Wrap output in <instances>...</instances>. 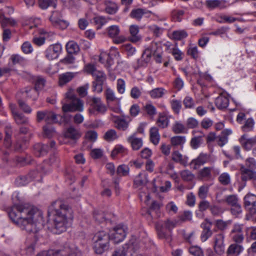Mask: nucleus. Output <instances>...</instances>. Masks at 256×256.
Segmentation results:
<instances>
[{"mask_svg": "<svg viewBox=\"0 0 256 256\" xmlns=\"http://www.w3.org/2000/svg\"><path fill=\"white\" fill-rule=\"evenodd\" d=\"M8 214L16 225L28 233H36L42 226V211L29 204H14Z\"/></svg>", "mask_w": 256, "mask_h": 256, "instance_id": "obj_1", "label": "nucleus"}, {"mask_svg": "<svg viewBox=\"0 0 256 256\" xmlns=\"http://www.w3.org/2000/svg\"><path fill=\"white\" fill-rule=\"evenodd\" d=\"M53 216L52 232L56 234H60L66 230L68 226V219L71 216L72 210L70 206L62 201L58 200L54 202L49 208Z\"/></svg>", "mask_w": 256, "mask_h": 256, "instance_id": "obj_2", "label": "nucleus"}, {"mask_svg": "<svg viewBox=\"0 0 256 256\" xmlns=\"http://www.w3.org/2000/svg\"><path fill=\"white\" fill-rule=\"evenodd\" d=\"M62 104L64 112H82L84 110L83 102L77 98L71 88L65 94V98L62 101Z\"/></svg>", "mask_w": 256, "mask_h": 256, "instance_id": "obj_3", "label": "nucleus"}, {"mask_svg": "<svg viewBox=\"0 0 256 256\" xmlns=\"http://www.w3.org/2000/svg\"><path fill=\"white\" fill-rule=\"evenodd\" d=\"M110 234L106 232L100 231L93 238L94 249L96 253L102 254L110 247Z\"/></svg>", "mask_w": 256, "mask_h": 256, "instance_id": "obj_4", "label": "nucleus"}, {"mask_svg": "<svg viewBox=\"0 0 256 256\" xmlns=\"http://www.w3.org/2000/svg\"><path fill=\"white\" fill-rule=\"evenodd\" d=\"M139 248L138 241L134 238H132L128 243L116 248L113 252L112 256H126L127 252H134Z\"/></svg>", "mask_w": 256, "mask_h": 256, "instance_id": "obj_5", "label": "nucleus"}, {"mask_svg": "<svg viewBox=\"0 0 256 256\" xmlns=\"http://www.w3.org/2000/svg\"><path fill=\"white\" fill-rule=\"evenodd\" d=\"M86 103L92 108H89V112L94 114L96 111L98 113L104 114L106 110V107L102 102L101 98L94 96H88L86 98Z\"/></svg>", "mask_w": 256, "mask_h": 256, "instance_id": "obj_6", "label": "nucleus"}, {"mask_svg": "<svg viewBox=\"0 0 256 256\" xmlns=\"http://www.w3.org/2000/svg\"><path fill=\"white\" fill-rule=\"evenodd\" d=\"M244 206L248 213L246 216V220H250L251 216L256 214V195L248 193L244 198Z\"/></svg>", "mask_w": 256, "mask_h": 256, "instance_id": "obj_7", "label": "nucleus"}, {"mask_svg": "<svg viewBox=\"0 0 256 256\" xmlns=\"http://www.w3.org/2000/svg\"><path fill=\"white\" fill-rule=\"evenodd\" d=\"M127 230L128 228L126 226L118 224L110 231V238L114 240V243H119L126 238Z\"/></svg>", "mask_w": 256, "mask_h": 256, "instance_id": "obj_8", "label": "nucleus"}, {"mask_svg": "<svg viewBox=\"0 0 256 256\" xmlns=\"http://www.w3.org/2000/svg\"><path fill=\"white\" fill-rule=\"evenodd\" d=\"M224 238L223 232H220L213 236V248L214 252L218 255H222L225 252Z\"/></svg>", "mask_w": 256, "mask_h": 256, "instance_id": "obj_9", "label": "nucleus"}, {"mask_svg": "<svg viewBox=\"0 0 256 256\" xmlns=\"http://www.w3.org/2000/svg\"><path fill=\"white\" fill-rule=\"evenodd\" d=\"M104 95L108 104H110L112 102H116L117 105V106L114 108H111L112 110L118 114L120 113V98L116 97L114 92L110 88H107L105 90Z\"/></svg>", "mask_w": 256, "mask_h": 256, "instance_id": "obj_10", "label": "nucleus"}, {"mask_svg": "<svg viewBox=\"0 0 256 256\" xmlns=\"http://www.w3.org/2000/svg\"><path fill=\"white\" fill-rule=\"evenodd\" d=\"M212 222L208 220H206L205 222L201 224V228H202L200 235V238L202 242H206L209 238H210L214 232H216V229L212 230Z\"/></svg>", "mask_w": 256, "mask_h": 256, "instance_id": "obj_11", "label": "nucleus"}, {"mask_svg": "<svg viewBox=\"0 0 256 256\" xmlns=\"http://www.w3.org/2000/svg\"><path fill=\"white\" fill-rule=\"evenodd\" d=\"M86 72L91 74L94 78V81L100 82L106 81V75L103 72L97 70L94 65L88 64L86 66Z\"/></svg>", "mask_w": 256, "mask_h": 256, "instance_id": "obj_12", "label": "nucleus"}, {"mask_svg": "<svg viewBox=\"0 0 256 256\" xmlns=\"http://www.w3.org/2000/svg\"><path fill=\"white\" fill-rule=\"evenodd\" d=\"M62 48L60 44L50 45L45 51V56L48 60L57 58L62 52Z\"/></svg>", "mask_w": 256, "mask_h": 256, "instance_id": "obj_13", "label": "nucleus"}, {"mask_svg": "<svg viewBox=\"0 0 256 256\" xmlns=\"http://www.w3.org/2000/svg\"><path fill=\"white\" fill-rule=\"evenodd\" d=\"M212 172L217 175L219 174L220 170L214 166H206L198 172V178L202 180H208L212 178Z\"/></svg>", "mask_w": 256, "mask_h": 256, "instance_id": "obj_14", "label": "nucleus"}, {"mask_svg": "<svg viewBox=\"0 0 256 256\" xmlns=\"http://www.w3.org/2000/svg\"><path fill=\"white\" fill-rule=\"evenodd\" d=\"M239 142L245 150L249 151L256 145V136L250 138L247 134H244L240 138Z\"/></svg>", "mask_w": 256, "mask_h": 256, "instance_id": "obj_15", "label": "nucleus"}, {"mask_svg": "<svg viewBox=\"0 0 256 256\" xmlns=\"http://www.w3.org/2000/svg\"><path fill=\"white\" fill-rule=\"evenodd\" d=\"M240 171L242 182L256 180V172L252 170L247 168L244 164L240 165Z\"/></svg>", "mask_w": 256, "mask_h": 256, "instance_id": "obj_16", "label": "nucleus"}, {"mask_svg": "<svg viewBox=\"0 0 256 256\" xmlns=\"http://www.w3.org/2000/svg\"><path fill=\"white\" fill-rule=\"evenodd\" d=\"M156 228L160 238L165 239L168 242H171L172 240V232L166 230L163 224L160 222L156 224Z\"/></svg>", "mask_w": 256, "mask_h": 256, "instance_id": "obj_17", "label": "nucleus"}, {"mask_svg": "<svg viewBox=\"0 0 256 256\" xmlns=\"http://www.w3.org/2000/svg\"><path fill=\"white\" fill-rule=\"evenodd\" d=\"M210 158V156L208 154L200 153L196 158L192 160L190 164L192 166L194 170H197L200 166L209 162Z\"/></svg>", "mask_w": 256, "mask_h": 256, "instance_id": "obj_18", "label": "nucleus"}, {"mask_svg": "<svg viewBox=\"0 0 256 256\" xmlns=\"http://www.w3.org/2000/svg\"><path fill=\"white\" fill-rule=\"evenodd\" d=\"M206 6L210 10L215 8L224 9L228 6L225 0H206L205 2Z\"/></svg>", "mask_w": 256, "mask_h": 256, "instance_id": "obj_19", "label": "nucleus"}, {"mask_svg": "<svg viewBox=\"0 0 256 256\" xmlns=\"http://www.w3.org/2000/svg\"><path fill=\"white\" fill-rule=\"evenodd\" d=\"M161 207L160 203L154 201L152 204L150 208L147 211L148 216L152 218H156L160 216V210Z\"/></svg>", "mask_w": 256, "mask_h": 256, "instance_id": "obj_20", "label": "nucleus"}, {"mask_svg": "<svg viewBox=\"0 0 256 256\" xmlns=\"http://www.w3.org/2000/svg\"><path fill=\"white\" fill-rule=\"evenodd\" d=\"M4 147L6 148L7 150H4V148L1 149L2 152V153L4 156L3 160L8 161V158L6 156L8 155L10 153L9 148H10L12 146V141H11V134L9 133L8 132H6V136L4 140Z\"/></svg>", "mask_w": 256, "mask_h": 256, "instance_id": "obj_21", "label": "nucleus"}, {"mask_svg": "<svg viewBox=\"0 0 256 256\" xmlns=\"http://www.w3.org/2000/svg\"><path fill=\"white\" fill-rule=\"evenodd\" d=\"M104 5L105 12L109 14H116L118 10V6L116 2H114L105 0L104 2Z\"/></svg>", "mask_w": 256, "mask_h": 256, "instance_id": "obj_22", "label": "nucleus"}, {"mask_svg": "<svg viewBox=\"0 0 256 256\" xmlns=\"http://www.w3.org/2000/svg\"><path fill=\"white\" fill-rule=\"evenodd\" d=\"M229 104V99L226 94H220L216 98L215 104L220 110L226 108Z\"/></svg>", "mask_w": 256, "mask_h": 256, "instance_id": "obj_23", "label": "nucleus"}, {"mask_svg": "<svg viewBox=\"0 0 256 256\" xmlns=\"http://www.w3.org/2000/svg\"><path fill=\"white\" fill-rule=\"evenodd\" d=\"M128 142L130 144L133 150H138L142 146V140L141 138H138L134 134L130 136L127 139Z\"/></svg>", "mask_w": 256, "mask_h": 256, "instance_id": "obj_24", "label": "nucleus"}, {"mask_svg": "<svg viewBox=\"0 0 256 256\" xmlns=\"http://www.w3.org/2000/svg\"><path fill=\"white\" fill-rule=\"evenodd\" d=\"M152 55L154 58L155 60L158 63L162 62V48L156 42L152 43Z\"/></svg>", "mask_w": 256, "mask_h": 256, "instance_id": "obj_25", "label": "nucleus"}, {"mask_svg": "<svg viewBox=\"0 0 256 256\" xmlns=\"http://www.w3.org/2000/svg\"><path fill=\"white\" fill-rule=\"evenodd\" d=\"M76 73L66 72L63 73L58 76V84L60 86H63L70 82L76 76Z\"/></svg>", "mask_w": 256, "mask_h": 256, "instance_id": "obj_26", "label": "nucleus"}, {"mask_svg": "<svg viewBox=\"0 0 256 256\" xmlns=\"http://www.w3.org/2000/svg\"><path fill=\"white\" fill-rule=\"evenodd\" d=\"M34 150L36 156L40 157L47 154L49 150V147L48 144L38 143L34 145Z\"/></svg>", "mask_w": 256, "mask_h": 256, "instance_id": "obj_27", "label": "nucleus"}, {"mask_svg": "<svg viewBox=\"0 0 256 256\" xmlns=\"http://www.w3.org/2000/svg\"><path fill=\"white\" fill-rule=\"evenodd\" d=\"M232 134V130L225 129L222 131L220 135L217 138V143L220 146H223L228 142V136Z\"/></svg>", "mask_w": 256, "mask_h": 256, "instance_id": "obj_28", "label": "nucleus"}, {"mask_svg": "<svg viewBox=\"0 0 256 256\" xmlns=\"http://www.w3.org/2000/svg\"><path fill=\"white\" fill-rule=\"evenodd\" d=\"M66 138H69L74 140H77L80 138L81 134L80 132L74 126H70L67 128L64 134Z\"/></svg>", "mask_w": 256, "mask_h": 256, "instance_id": "obj_29", "label": "nucleus"}, {"mask_svg": "<svg viewBox=\"0 0 256 256\" xmlns=\"http://www.w3.org/2000/svg\"><path fill=\"white\" fill-rule=\"evenodd\" d=\"M156 123L160 128H166L169 124V118L164 113H160L158 114Z\"/></svg>", "mask_w": 256, "mask_h": 256, "instance_id": "obj_30", "label": "nucleus"}, {"mask_svg": "<svg viewBox=\"0 0 256 256\" xmlns=\"http://www.w3.org/2000/svg\"><path fill=\"white\" fill-rule=\"evenodd\" d=\"M147 175L144 172H140L134 178V185L136 188L145 185L148 182Z\"/></svg>", "mask_w": 256, "mask_h": 256, "instance_id": "obj_31", "label": "nucleus"}, {"mask_svg": "<svg viewBox=\"0 0 256 256\" xmlns=\"http://www.w3.org/2000/svg\"><path fill=\"white\" fill-rule=\"evenodd\" d=\"M150 140L154 144L157 145L160 141V135L158 128L154 126L150 130Z\"/></svg>", "mask_w": 256, "mask_h": 256, "instance_id": "obj_32", "label": "nucleus"}, {"mask_svg": "<svg viewBox=\"0 0 256 256\" xmlns=\"http://www.w3.org/2000/svg\"><path fill=\"white\" fill-rule=\"evenodd\" d=\"M186 142V138L185 136H174L170 138L172 146L175 147L180 146L181 148H183V145Z\"/></svg>", "mask_w": 256, "mask_h": 256, "instance_id": "obj_33", "label": "nucleus"}, {"mask_svg": "<svg viewBox=\"0 0 256 256\" xmlns=\"http://www.w3.org/2000/svg\"><path fill=\"white\" fill-rule=\"evenodd\" d=\"M243 250L244 248L242 246L232 244L229 246L227 250V254L229 255H238Z\"/></svg>", "mask_w": 256, "mask_h": 256, "instance_id": "obj_34", "label": "nucleus"}, {"mask_svg": "<svg viewBox=\"0 0 256 256\" xmlns=\"http://www.w3.org/2000/svg\"><path fill=\"white\" fill-rule=\"evenodd\" d=\"M166 91L162 88H154L149 92V94L152 98L156 99L162 98Z\"/></svg>", "mask_w": 256, "mask_h": 256, "instance_id": "obj_35", "label": "nucleus"}, {"mask_svg": "<svg viewBox=\"0 0 256 256\" xmlns=\"http://www.w3.org/2000/svg\"><path fill=\"white\" fill-rule=\"evenodd\" d=\"M220 202H225L230 207L236 204L239 202V200L236 195L230 194L226 196L225 198L220 201Z\"/></svg>", "mask_w": 256, "mask_h": 256, "instance_id": "obj_36", "label": "nucleus"}, {"mask_svg": "<svg viewBox=\"0 0 256 256\" xmlns=\"http://www.w3.org/2000/svg\"><path fill=\"white\" fill-rule=\"evenodd\" d=\"M138 26L132 25L130 26V40L131 42H136L140 39V37L138 34Z\"/></svg>", "mask_w": 256, "mask_h": 256, "instance_id": "obj_37", "label": "nucleus"}, {"mask_svg": "<svg viewBox=\"0 0 256 256\" xmlns=\"http://www.w3.org/2000/svg\"><path fill=\"white\" fill-rule=\"evenodd\" d=\"M66 49L68 54H76L80 50L78 46L74 41H70L66 44Z\"/></svg>", "mask_w": 256, "mask_h": 256, "instance_id": "obj_38", "label": "nucleus"}, {"mask_svg": "<svg viewBox=\"0 0 256 256\" xmlns=\"http://www.w3.org/2000/svg\"><path fill=\"white\" fill-rule=\"evenodd\" d=\"M13 118L18 125L28 124V118L22 113L18 112L17 114H15Z\"/></svg>", "mask_w": 256, "mask_h": 256, "instance_id": "obj_39", "label": "nucleus"}, {"mask_svg": "<svg viewBox=\"0 0 256 256\" xmlns=\"http://www.w3.org/2000/svg\"><path fill=\"white\" fill-rule=\"evenodd\" d=\"M152 55V44L145 50L141 58L142 59V60H144V64L142 65L143 66H147L148 64L150 62L151 56Z\"/></svg>", "mask_w": 256, "mask_h": 256, "instance_id": "obj_40", "label": "nucleus"}, {"mask_svg": "<svg viewBox=\"0 0 256 256\" xmlns=\"http://www.w3.org/2000/svg\"><path fill=\"white\" fill-rule=\"evenodd\" d=\"M160 223L164 225L166 230H169L170 232H172V230L173 228L180 224L178 218H176L173 220L167 219L166 220Z\"/></svg>", "mask_w": 256, "mask_h": 256, "instance_id": "obj_41", "label": "nucleus"}, {"mask_svg": "<svg viewBox=\"0 0 256 256\" xmlns=\"http://www.w3.org/2000/svg\"><path fill=\"white\" fill-rule=\"evenodd\" d=\"M50 20L52 24L58 28L64 29L68 26V24L65 21L59 19L56 20L54 14L50 18Z\"/></svg>", "mask_w": 256, "mask_h": 256, "instance_id": "obj_42", "label": "nucleus"}, {"mask_svg": "<svg viewBox=\"0 0 256 256\" xmlns=\"http://www.w3.org/2000/svg\"><path fill=\"white\" fill-rule=\"evenodd\" d=\"M38 90L35 88H26L22 92L26 93L28 98H32L34 100H36L38 96Z\"/></svg>", "mask_w": 256, "mask_h": 256, "instance_id": "obj_43", "label": "nucleus"}, {"mask_svg": "<svg viewBox=\"0 0 256 256\" xmlns=\"http://www.w3.org/2000/svg\"><path fill=\"white\" fill-rule=\"evenodd\" d=\"M145 14H146L145 10L142 8H136L132 10L130 16V18L140 20Z\"/></svg>", "mask_w": 256, "mask_h": 256, "instance_id": "obj_44", "label": "nucleus"}, {"mask_svg": "<svg viewBox=\"0 0 256 256\" xmlns=\"http://www.w3.org/2000/svg\"><path fill=\"white\" fill-rule=\"evenodd\" d=\"M172 131L176 134H183L186 132L185 126L180 122L176 121L172 127Z\"/></svg>", "mask_w": 256, "mask_h": 256, "instance_id": "obj_45", "label": "nucleus"}, {"mask_svg": "<svg viewBox=\"0 0 256 256\" xmlns=\"http://www.w3.org/2000/svg\"><path fill=\"white\" fill-rule=\"evenodd\" d=\"M94 22L97 26L98 29L100 28L106 24L108 20V19L104 16H96L94 18Z\"/></svg>", "mask_w": 256, "mask_h": 256, "instance_id": "obj_46", "label": "nucleus"}, {"mask_svg": "<svg viewBox=\"0 0 256 256\" xmlns=\"http://www.w3.org/2000/svg\"><path fill=\"white\" fill-rule=\"evenodd\" d=\"M230 224V221H224L222 220H218L215 222L216 228L223 232Z\"/></svg>", "mask_w": 256, "mask_h": 256, "instance_id": "obj_47", "label": "nucleus"}, {"mask_svg": "<svg viewBox=\"0 0 256 256\" xmlns=\"http://www.w3.org/2000/svg\"><path fill=\"white\" fill-rule=\"evenodd\" d=\"M108 36L112 38H116L120 32L119 27L116 25L111 26L107 28Z\"/></svg>", "mask_w": 256, "mask_h": 256, "instance_id": "obj_48", "label": "nucleus"}, {"mask_svg": "<svg viewBox=\"0 0 256 256\" xmlns=\"http://www.w3.org/2000/svg\"><path fill=\"white\" fill-rule=\"evenodd\" d=\"M203 142L202 136H194L191 139L190 145L193 149H196L202 145Z\"/></svg>", "mask_w": 256, "mask_h": 256, "instance_id": "obj_49", "label": "nucleus"}, {"mask_svg": "<svg viewBox=\"0 0 256 256\" xmlns=\"http://www.w3.org/2000/svg\"><path fill=\"white\" fill-rule=\"evenodd\" d=\"M10 60L14 64L24 65L26 63V58L18 54H12L10 56Z\"/></svg>", "mask_w": 256, "mask_h": 256, "instance_id": "obj_50", "label": "nucleus"}, {"mask_svg": "<svg viewBox=\"0 0 256 256\" xmlns=\"http://www.w3.org/2000/svg\"><path fill=\"white\" fill-rule=\"evenodd\" d=\"M116 127L120 130H126L128 126V122L123 118H118L115 122Z\"/></svg>", "mask_w": 256, "mask_h": 256, "instance_id": "obj_51", "label": "nucleus"}, {"mask_svg": "<svg viewBox=\"0 0 256 256\" xmlns=\"http://www.w3.org/2000/svg\"><path fill=\"white\" fill-rule=\"evenodd\" d=\"M129 167L126 164L120 165L116 170L117 174L120 176H126L128 175Z\"/></svg>", "mask_w": 256, "mask_h": 256, "instance_id": "obj_52", "label": "nucleus"}, {"mask_svg": "<svg viewBox=\"0 0 256 256\" xmlns=\"http://www.w3.org/2000/svg\"><path fill=\"white\" fill-rule=\"evenodd\" d=\"M0 22L3 28L7 24H10L14 26L16 24V22L14 20L6 18L2 12H1V14L0 16Z\"/></svg>", "mask_w": 256, "mask_h": 256, "instance_id": "obj_53", "label": "nucleus"}, {"mask_svg": "<svg viewBox=\"0 0 256 256\" xmlns=\"http://www.w3.org/2000/svg\"><path fill=\"white\" fill-rule=\"evenodd\" d=\"M219 182L223 186H227L230 183V175L227 172L222 173L218 178Z\"/></svg>", "mask_w": 256, "mask_h": 256, "instance_id": "obj_54", "label": "nucleus"}, {"mask_svg": "<svg viewBox=\"0 0 256 256\" xmlns=\"http://www.w3.org/2000/svg\"><path fill=\"white\" fill-rule=\"evenodd\" d=\"M180 175L184 180L187 182L192 181L194 178V175L188 170H182L180 173Z\"/></svg>", "mask_w": 256, "mask_h": 256, "instance_id": "obj_55", "label": "nucleus"}, {"mask_svg": "<svg viewBox=\"0 0 256 256\" xmlns=\"http://www.w3.org/2000/svg\"><path fill=\"white\" fill-rule=\"evenodd\" d=\"M170 52L174 56V59L178 61L181 60L184 56V53L182 52L176 46L170 49Z\"/></svg>", "mask_w": 256, "mask_h": 256, "instance_id": "obj_56", "label": "nucleus"}, {"mask_svg": "<svg viewBox=\"0 0 256 256\" xmlns=\"http://www.w3.org/2000/svg\"><path fill=\"white\" fill-rule=\"evenodd\" d=\"M188 33L184 30H175L172 32V38L176 40H181L186 38Z\"/></svg>", "mask_w": 256, "mask_h": 256, "instance_id": "obj_57", "label": "nucleus"}, {"mask_svg": "<svg viewBox=\"0 0 256 256\" xmlns=\"http://www.w3.org/2000/svg\"><path fill=\"white\" fill-rule=\"evenodd\" d=\"M184 14V12L183 10H174L172 11L171 16L174 20L180 22Z\"/></svg>", "mask_w": 256, "mask_h": 256, "instance_id": "obj_58", "label": "nucleus"}, {"mask_svg": "<svg viewBox=\"0 0 256 256\" xmlns=\"http://www.w3.org/2000/svg\"><path fill=\"white\" fill-rule=\"evenodd\" d=\"M192 218V214L190 211H185L178 217V219L181 224L182 223L190 220Z\"/></svg>", "mask_w": 256, "mask_h": 256, "instance_id": "obj_59", "label": "nucleus"}, {"mask_svg": "<svg viewBox=\"0 0 256 256\" xmlns=\"http://www.w3.org/2000/svg\"><path fill=\"white\" fill-rule=\"evenodd\" d=\"M102 58H104L106 60L105 66L106 68H110L114 63L112 58L108 54H101L99 56V60H102Z\"/></svg>", "mask_w": 256, "mask_h": 256, "instance_id": "obj_60", "label": "nucleus"}, {"mask_svg": "<svg viewBox=\"0 0 256 256\" xmlns=\"http://www.w3.org/2000/svg\"><path fill=\"white\" fill-rule=\"evenodd\" d=\"M254 120L252 118H248L246 120L244 126H242V130L244 132H250L253 129Z\"/></svg>", "mask_w": 256, "mask_h": 256, "instance_id": "obj_61", "label": "nucleus"}, {"mask_svg": "<svg viewBox=\"0 0 256 256\" xmlns=\"http://www.w3.org/2000/svg\"><path fill=\"white\" fill-rule=\"evenodd\" d=\"M116 132L114 130H110L107 131L104 136V138L107 141H112L117 138Z\"/></svg>", "mask_w": 256, "mask_h": 256, "instance_id": "obj_62", "label": "nucleus"}, {"mask_svg": "<svg viewBox=\"0 0 256 256\" xmlns=\"http://www.w3.org/2000/svg\"><path fill=\"white\" fill-rule=\"evenodd\" d=\"M244 165L247 168L254 170L256 168V161L254 158L250 157L245 160Z\"/></svg>", "mask_w": 256, "mask_h": 256, "instance_id": "obj_63", "label": "nucleus"}, {"mask_svg": "<svg viewBox=\"0 0 256 256\" xmlns=\"http://www.w3.org/2000/svg\"><path fill=\"white\" fill-rule=\"evenodd\" d=\"M190 253L194 256H204L202 249L197 246H192L189 248Z\"/></svg>", "mask_w": 256, "mask_h": 256, "instance_id": "obj_64", "label": "nucleus"}]
</instances>
